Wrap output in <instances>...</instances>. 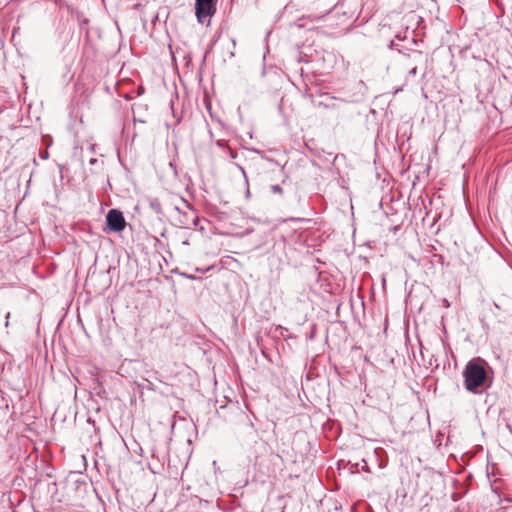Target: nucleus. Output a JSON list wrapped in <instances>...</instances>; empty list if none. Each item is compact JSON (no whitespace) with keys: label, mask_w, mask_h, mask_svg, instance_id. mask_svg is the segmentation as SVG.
<instances>
[{"label":"nucleus","mask_w":512,"mask_h":512,"mask_svg":"<svg viewBox=\"0 0 512 512\" xmlns=\"http://www.w3.org/2000/svg\"><path fill=\"white\" fill-rule=\"evenodd\" d=\"M411 74H416V68H413L411 71H410Z\"/></svg>","instance_id":"obj_10"},{"label":"nucleus","mask_w":512,"mask_h":512,"mask_svg":"<svg viewBox=\"0 0 512 512\" xmlns=\"http://www.w3.org/2000/svg\"><path fill=\"white\" fill-rule=\"evenodd\" d=\"M181 276H183L186 279H190V280H196L197 279L194 275L187 274V273H181Z\"/></svg>","instance_id":"obj_6"},{"label":"nucleus","mask_w":512,"mask_h":512,"mask_svg":"<svg viewBox=\"0 0 512 512\" xmlns=\"http://www.w3.org/2000/svg\"><path fill=\"white\" fill-rule=\"evenodd\" d=\"M217 0H196L195 15L201 24L209 21L216 12Z\"/></svg>","instance_id":"obj_2"},{"label":"nucleus","mask_w":512,"mask_h":512,"mask_svg":"<svg viewBox=\"0 0 512 512\" xmlns=\"http://www.w3.org/2000/svg\"><path fill=\"white\" fill-rule=\"evenodd\" d=\"M249 196H250V191H249V189H247V191H246V197L248 198Z\"/></svg>","instance_id":"obj_11"},{"label":"nucleus","mask_w":512,"mask_h":512,"mask_svg":"<svg viewBox=\"0 0 512 512\" xmlns=\"http://www.w3.org/2000/svg\"><path fill=\"white\" fill-rule=\"evenodd\" d=\"M9 320H10V312H8V313L6 314V323H5V325H6V326H8V325H9Z\"/></svg>","instance_id":"obj_9"},{"label":"nucleus","mask_w":512,"mask_h":512,"mask_svg":"<svg viewBox=\"0 0 512 512\" xmlns=\"http://www.w3.org/2000/svg\"><path fill=\"white\" fill-rule=\"evenodd\" d=\"M182 205L188 209V212H182L181 207L176 206L175 209L179 212L180 217L178 219L179 223L183 227H189L190 225H193L195 228L198 227L199 224V218L197 215L196 210L191 206V204L185 200L181 199Z\"/></svg>","instance_id":"obj_3"},{"label":"nucleus","mask_w":512,"mask_h":512,"mask_svg":"<svg viewBox=\"0 0 512 512\" xmlns=\"http://www.w3.org/2000/svg\"><path fill=\"white\" fill-rule=\"evenodd\" d=\"M106 224L110 231H123L126 226V221L123 216V213L117 209H111L106 215Z\"/></svg>","instance_id":"obj_4"},{"label":"nucleus","mask_w":512,"mask_h":512,"mask_svg":"<svg viewBox=\"0 0 512 512\" xmlns=\"http://www.w3.org/2000/svg\"><path fill=\"white\" fill-rule=\"evenodd\" d=\"M40 156H41L42 159H47L48 158V152L44 151L43 153L40 154Z\"/></svg>","instance_id":"obj_8"},{"label":"nucleus","mask_w":512,"mask_h":512,"mask_svg":"<svg viewBox=\"0 0 512 512\" xmlns=\"http://www.w3.org/2000/svg\"><path fill=\"white\" fill-rule=\"evenodd\" d=\"M485 362L480 358L469 361L464 370V387L467 391L477 393L478 389L484 385L487 373L484 368Z\"/></svg>","instance_id":"obj_1"},{"label":"nucleus","mask_w":512,"mask_h":512,"mask_svg":"<svg viewBox=\"0 0 512 512\" xmlns=\"http://www.w3.org/2000/svg\"><path fill=\"white\" fill-rule=\"evenodd\" d=\"M195 270H196L197 272L204 273V272H206V271L210 270V267H207V268H205V269L196 268Z\"/></svg>","instance_id":"obj_7"},{"label":"nucleus","mask_w":512,"mask_h":512,"mask_svg":"<svg viewBox=\"0 0 512 512\" xmlns=\"http://www.w3.org/2000/svg\"><path fill=\"white\" fill-rule=\"evenodd\" d=\"M270 191L273 194H277L279 196L283 195V188L279 184H274L270 186Z\"/></svg>","instance_id":"obj_5"}]
</instances>
